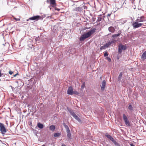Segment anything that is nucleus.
I'll return each instance as SVG.
<instances>
[{"label":"nucleus","mask_w":146,"mask_h":146,"mask_svg":"<svg viewBox=\"0 0 146 146\" xmlns=\"http://www.w3.org/2000/svg\"><path fill=\"white\" fill-rule=\"evenodd\" d=\"M96 30L95 28H94L91 29L90 31L87 33L84 34L80 38V41H82L85 39L89 37L92 34L95 32Z\"/></svg>","instance_id":"f257e3e1"},{"label":"nucleus","mask_w":146,"mask_h":146,"mask_svg":"<svg viewBox=\"0 0 146 146\" xmlns=\"http://www.w3.org/2000/svg\"><path fill=\"white\" fill-rule=\"evenodd\" d=\"M46 15H44L43 16H40L39 15H36L35 16H34L33 17H30L27 20V21H28L29 20H38L40 19H42L43 18L46 17Z\"/></svg>","instance_id":"f03ea898"},{"label":"nucleus","mask_w":146,"mask_h":146,"mask_svg":"<svg viewBox=\"0 0 146 146\" xmlns=\"http://www.w3.org/2000/svg\"><path fill=\"white\" fill-rule=\"evenodd\" d=\"M68 110L70 114L79 122H81V120L79 117L74 112L70 109H68Z\"/></svg>","instance_id":"7ed1b4c3"},{"label":"nucleus","mask_w":146,"mask_h":146,"mask_svg":"<svg viewBox=\"0 0 146 146\" xmlns=\"http://www.w3.org/2000/svg\"><path fill=\"white\" fill-rule=\"evenodd\" d=\"M68 110L70 114L79 122H81V120L79 117L74 112L70 109H68Z\"/></svg>","instance_id":"20e7f679"},{"label":"nucleus","mask_w":146,"mask_h":146,"mask_svg":"<svg viewBox=\"0 0 146 146\" xmlns=\"http://www.w3.org/2000/svg\"><path fill=\"white\" fill-rule=\"evenodd\" d=\"M68 110L70 114L79 122H81V120L79 117L74 112L70 109H68Z\"/></svg>","instance_id":"39448f33"},{"label":"nucleus","mask_w":146,"mask_h":146,"mask_svg":"<svg viewBox=\"0 0 146 146\" xmlns=\"http://www.w3.org/2000/svg\"><path fill=\"white\" fill-rule=\"evenodd\" d=\"M0 131L3 136H4L5 133L7 131L4 124L1 123H0Z\"/></svg>","instance_id":"423d86ee"},{"label":"nucleus","mask_w":146,"mask_h":146,"mask_svg":"<svg viewBox=\"0 0 146 146\" xmlns=\"http://www.w3.org/2000/svg\"><path fill=\"white\" fill-rule=\"evenodd\" d=\"M127 49V47L125 45H123L121 44H120L118 46V52L119 53H121L122 52V50H125Z\"/></svg>","instance_id":"0eeeda50"},{"label":"nucleus","mask_w":146,"mask_h":146,"mask_svg":"<svg viewBox=\"0 0 146 146\" xmlns=\"http://www.w3.org/2000/svg\"><path fill=\"white\" fill-rule=\"evenodd\" d=\"M123 119L126 125L127 126H130V123L127 116L125 114L123 115Z\"/></svg>","instance_id":"6e6552de"},{"label":"nucleus","mask_w":146,"mask_h":146,"mask_svg":"<svg viewBox=\"0 0 146 146\" xmlns=\"http://www.w3.org/2000/svg\"><path fill=\"white\" fill-rule=\"evenodd\" d=\"M146 21V18L143 16L138 17L136 20V21L138 22H141Z\"/></svg>","instance_id":"1a4fd4ad"},{"label":"nucleus","mask_w":146,"mask_h":146,"mask_svg":"<svg viewBox=\"0 0 146 146\" xmlns=\"http://www.w3.org/2000/svg\"><path fill=\"white\" fill-rule=\"evenodd\" d=\"M138 22H135L132 24V26L135 29L140 27L143 25V23H139Z\"/></svg>","instance_id":"9d476101"},{"label":"nucleus","mask_w":146,"mask_h":146,"mask_svg":"<svg viewBox=\"0 0 146 146\" xmlns=\"http://www.w3.org/2000/svg\"><path fill=\"white\" fill-rule=\"evenodd\" d=\"M73 90L72 87L71 86L69 87L68 89L67 92L68 95H72L73 94Z\"/></svg>","instance_id":"9b49d317"},{"label":"nucleus","mask_w":146,"mask_h":146,"mask_svg":"<svg viewBox=\"0 0 146 146\" xmlns=\"http://www.w3.org/2000/svg\"><path fill=\"white\" fill-rule=\"evenodd\" d=\"M104 18H105V16L104 15L99 16L98 18V19L96 21V22H98L103 21L104 20Z\"/></svg>","instance_id":"f8f14e48"},{"label":"nucleus","mask_w":146,"mask_h":146,"mask_svg":"<svg viewBox=\"0 0 146 146\" xmlns=\"http://www.w3.org/2000/svg\"><path fill=\"white\" fill-rule=\"evenodd\" d=\"M105 136L111 141L113 143L115 141L114 139L110 135L108 134H106Z\"/></svg>","instance_id":"ddd939ff"},{"label":"nucleus","mask_w":146,"mask_h":146,"mask_svg":"<svg viewBox=\"0 0 146 146\" xmlns=\"http://www.w3.org/2000/svg\"><path fill=\"white\" fill-rule=\"evenodd\" d=\"M102 84V85L101 87V90H104L105 89V86L106 85L105 80H104L103 81Z\"/></svg>","instance_id":"4468645a"},{"label":"nucleus","mask_w":146,"mask_h":146,"mask_svg":"<svg viewBox=\"0 0 146 146\" xmlns=\"http://www.w3.org/2000/svg\"><path fill=\"white\" fill-rule=\"evenodd\" d=\"M47 2H50V4L54 6L56 5L55 0H47Z\"/></svg>","instance_id":"2eb2a0df"},{"label":"nucleus","mask_w":146,"mask_h":146,"mask_svg":"<svg viewBox=\"0 0 146 146\" xmlns=\"http://www.w3.org/2000/svg\"><path fill=\"white\" fill-rule=\"evenodd\" d=\"M108 30L111 33H113L115 31L114 28L112 26L109 27Z\"/></svg>","instance_id":"dca6fc26"},{"label":"nucleus","mask_w":146,"mask_h":146,"mask_svg":"<svg viewBox=\"0 0 146 146\" xmlns=\"http://www.w3.org/2000/svg\"><path fill=\"white\" fill-rule=\"evenodd\" d=\"M37 125L38 127L40 129H42L44 127V125L43 124L40 123H38Z\"/></svg>","instance_id":"f3484780"},{"label":"nucleus","mask_w":146,"mask_h":146,"mask_svg":"<svg viewBox=\"0 0 146 146\" xmlns=\"http://www.w3.org/2000/svg\"><path fill=\"white\" fill-rule=\"evenodd\" d=\"M141 58L143 60L146 59V51H145L143 53L142 56Z\"/></svg>","instance_id":"a211bd4d"},{"label":"nucleus","mask_w":146,"mask_h":146,"mask_svg":"<svg viewBox=\"0 0 146 146\" xmlns=\"http://www.w3.org/2000/svg\"><path fill=\"white\" fill-rule=\"evenodd\" d=\"M82 8L81 7H76L74 9V10L76 11H81L82 10Z\"/></svg>","instance_id":"6ab92c4d"},{"label":"nucleus","mask_w":146,"mask_h":146,"mask_svg":"<svg viewBox=\"0 0 146 146\" xmlns=\"http://www.w3.org/2000/svg\"><path fill=\"white\" fill-rule=\"evenodd\" d=\"M55 129V126L54 125H51L49 127L50 130L51 131H54Z\"/></svg>","instance_id":"aec40b11"},{"label":"nucleus","mask_w":146,"mask_h":146,"mask_svg":"<svg viewBox=\"0 0 146 146\" xmlns=\"http://www.w3.org/2000/svg\"><path fill=\"white\" fill-rule=\"evenodd\" d=\"M123 73L122 72H120L119 73L118 78V80L119 81H121V78L122 76Z\"/></svg>","instance_id":"412c9836"},{"label":"nucleus","mask_w":146,"mask_h":146,"mask_svg":"<svg viewBox=\"0 0 146 146\" xmlns=\"http://www.w3.org/2000/svg\"><path fill=\"white\" fill-rule=\"evenodd\" d=\"M63 125L64 126L66 130L69 129L68 125H66L64 123H63Z\"/></svg>","instance_id":"4be33fe9"},{"label":"nucleus","mask_w":146,"mask_h":146,"mask_svg":"<svg viewBox=\"0 0 146 146\" xmlns=\"http://www.w3.org/2000/svg\"><path fill=\"white\" fill-rule=\"evenodd\" d=\"M60 136V134L59 133H55L54 134V137H58Z\"/></svg>","instance_id":"5701e85b"},{"label":"nucleus","mask_w":146,"mask_h":146,"mask_svg":"<svg viewBox=\"0 0 146 146\" xmlns=\"http://www.w3.org/2000/svg\"><path fill=\"white\" fill-rule=\"evenodd\" d=\"M120 34H121V33H119L118 34H114L112 36V37L113 38H114V37H116L119 36H120Z\"/></svg>","instance_id":"b1692460"},{"label":"nucleus","mask_w":146,"mask_h":146,"mask_svg":"<svg viewBox=\"0 0 146 146\" xmlns=\"http://www.w3.org/2000/svg\"><path fill=\"white\" fill-rule=\"evenodd\" d=\"M131 111L133 110V108L132 107L131 105H129L128 108Z\"/></svg>","instance_id":"393cba45"},{"label":"nucleus","mask_w":146,"mask_h":146,"mask_svg":"<svg viewBox=\"0 0 146 146\" xmlns=\"http://www.w3.org/2000/svg\"><path fill=\"white\" fill-rule=\"evenodd\" d=\"M106 48H107V47H106V46L104 44V45L102 46H101L100 48V49L102 50H104Z\"/></svg>","instance_id":"a878e982"},{"label":"nucleus","mask_w":146,"mask_h":146,"mask_svg":"<svg viewBox=\"0 0 146 146\" xmlns=\"http://www.w3.org/2000/svg\"><path fill=\"white\" fill-rule=\"evenodd\" d=\"M115 146H120V144H119L116 141L113 143Z\"/></svg>","instance_id":"bb28decb"},{"label":"nucleus","mask_w":146,"mask_h":146,"mask_svg":"<svg viewBox=\"0 0 146 146\" xmlns=\"http://www.w3.org/2000/svg\"><path fill=\"white\" fill-rule=\"evenodd\" d=\"M105 44L106 46V47H107V48H108L110 45H111L109 41Z\"/></svg>","instance_id":"cd10ccee"},{"label":"nucleus","mask_w":146,"mask_h":146,"mask_svg":"<svg viewBox=\"0 0 146 146\" xmlns=\"http://www.w3.org/2000/svg\"><path fill=\"white\" fill-rule=\"evenodd\" d=\"M73 94H74L75 95H78L79 94V93L76 91H73Z\"/></svg>","instance_id":"c85d7f7f"},{"label":"nucleus","mask_w":146,"mask_h":146,"mask_svg":"<svg viewBox=\"0 0 146 146\" xmlns=\"http://www.w3.org/2000/svg\"><path fill=\"white\" fill-rule=\"evenodd\" d=\"M67 136L69 138V139H70L71 137V133H70L68 134H67Z\"/></svg>","instance_id":"c756f323"},{"label":"nucleus","mask_w":146,"mask_h":146,"mask_svg":"<svg viewBox=\"0 0 146 146\" xmlns=\"http://www.w3.org/2000/svg\"><path fill=\"white\" fill-rule=\"evenodd\" d=\"M85 83L84 82L83 83L82 85L81 86V88L82 89H83L85 87Z\"/></svg>","instance_id":"7c9ffc66"},{"label":"nucleus","mask_w":146,"mask_h":146,"mask_svg":"<svg viewBox=\"0 0 146 146\" xmlns=\"http://www.w3.org/2000/svg\"><path fill=\"white\" fill-rule=\"evenodd\" d=\"M107 59L108 60V61L109 62H111V58H109V57H107Z\"/></svg>","instance_id":"2f4dec72"},{"label":"nucleus","mask_w":146,"mask_h":146,"mask_svg":"<svg viewBox=\"0 0 146 146\" xmlns=\"http://www.w3.org/2000/svg\"><path fill=\"white\" fill-rule=\"evenodd\" d=\"M109 42H110V44L111 45L112 44L114 43L115 42V41L113 40H112L109 41Z\"/></svg>","instance_id":"473e14b6"},{"label":"nucleus","mask_w":146,"mask_h":146,"mask_svg":"<svg viewBox=\"0 0 146 146\" xmlns=\"http://www.w3.org/2000/svg\"><path fill=\"white\" fill-rule=\"evenodd\" d=\"M39 38H40L38 36L36 38V39H35V40H36V41H38L39 40Z\"/></svg>","instance_id":"72a5a7b5"},{"label":"nucleus","mask_w":146,"mask_h":146,"mask_svg":"<svg viewBox=\"0 0 146 146\" xmlns=\"http://www.w3.org/2000/svg\"><path fill=\"white\" fill-rule=\"evenodd\" d=\"M66 130V131L67 134H68L69 133H70V131L69 129H68L67 130Z\"/></svg>","instance_id":"f704fd0d"},{"label":"nucleus","mask_w":146,"mask_h":146,"mask_svg":"<svg viewBox=\"0 0 146 146\" xmlns=\"http://www.w3.org/2000/svg\"><path fill=\"white\" fill-rule=\"evenodd\" d=\"M108 55V54L107 53V52H106L104 54V56L106 57V56H107Z\"/></svg>","instance_id":"c9c22d12"},{"label":"nucleus","mask_w":146,"mask_h":146,"mask_svg":"<svg viewBox=\"0 0 146 146\" xmlns=\"http://www.w3.org/2000/svg\"><path fill=\"white\" fill-rule=\"evenodd\" d=\"M111 14H108L107 15V17H108V20H109V17H110Z\"/></svg>","instance_id":"e433bc0d"},{"label":"nucleus","mask_w":146,"mask_h":146,"mask_svg":"<svg viewBox=\"0 0 146 146\" xmlns=\"http://www.w3.org/2000/svg\"><path fill=\"white\" fill-rule=\"evenodd\" d=\"M13 73V72L11 71H10L9 72V74H10V75H12Z\"/></svg>","instance_id":"4c0bfd02"},{"label":"nucleus","mask_w":146,"mask_h":146,"mask_svg":"<svg viewBox=\"0 0 146 146\" xmlns=\"http://www.w3.org/2000/svg\"><path fill=\"white\" fill-rule=\"evenodd\" d=\"M14 19H15L16 21H19L20 20V19L19 18L17 19L16 18H14Z\"/></svg>","instance_id":"58836bf2"},{"label":"nucleus","mask_w":146,"mask_h":146,"mask_svg":"<svg viewBox=\"0 0 146 146\" xmlns=\"http://www.w3.org/2000/svg\"><path fill=\"white\" fill-rule=\"evenodd\" d=\"M18 75V74L17 73V74H15L14 75H13V76L14 77H15L17 75Z\"/></svg>","instance_id":"ea45409f"},{"label":"nucleus","mask_w":146,"mask_h":146,"mask_svg":"<svg viewBox=\"0 0 146 146\" xmlns=\"http://www.w3.org/2000/svg\"><path fill=\"white\" fill-rule=\"evenodd\" d=\"M131 146H135L133 144H130Z\"/></svg>","instance_id":"a19ab883"},{"label":"nucleus","mask_w":146,"mask_h":146,"mask_svg":"<svg viewBox=\"0 0 146 146\" xmlns=\"http://www.w3.org/2000/svg\"><path fill=\"white\" fill-rule=\"evenodd\" d=\"M61 146H66V145L64 144H62V145Z\"/></svg>","instance_id":"79ce46f5"},{"label":"nucleus","mask_w":146,"mask_h":146,"mask_svg":"<svg viewBox=\"0 0 146 146\" xmlns=\"http://www.w3.org/2000/svg\"><path fill=\"white\" fill-rule=\"evenodd\" d=\"M41 73H42V74H44V72H41Z\"/></svg>","instance_id":"37998d69"},{"label":"nucleus","mask_w":146,"mask_h":146,"mask_svg":"<svg viewBox=\"0 0 146 146\" xmlns=\"http://www.w3.org/2000/svg\"><path fill=\"white\" fill-rule=\"evenodd\" d=\"M1 75H2L1 74V72H0V77L1 76Z\"/></svg>","instance_id":"c03bdc74"},{"label":"nucleus","mask_w":146,"mask_h":146,"mask_svg":"<svg viewBox=\"0 0 146 146\" xmlns=\"http://www.w3.org/2000/svg\"><path fill=\"white\" fill-rule=\"evenodd\" d=\"M50 16H48L46 18H48L49 17H50Z\"/></svg>","instance_id":"a18cd8bd"},{"label":"nucleus","mask_w":146,"mask_h":146,"mask_svg":"<svg viewBox=\"0 0 146 146\" xmlns=\"http://www.w3.org/2000/svg\"><path fill=\"white\" fill-rule=\"evenodd\" d=\"M86 6L84 7V9H85L86 8Z\"/></svg>","instance_id":"49530a36"},{"label":"nucleus","mask_w":146,"mask_h":146,"mask_svg":"<svg viewBox=\"0 0 146 146\" xmlns=\"http://www.w3.org/2000/svg\"><path fill=\"white\" fill-rule=\"evenodd\" d=\"M86 6L84 7V9H85L86 8Z\"/></svg>","instance_id":"de8ad7c7"},{"label":"nucleus","mask_w":146,"mask_h":146,"mask_svg":"<svg viewBox=\"0 0 146 146\" xmlns=\"http://www.w3.org/2000/svg\"><path fill=\"white\" fill-rule=\"evenodd\" d=\"M42 146H45L44 145H42Z\"/></svg>","instance_id":"09e8293b"}]
</instances>
